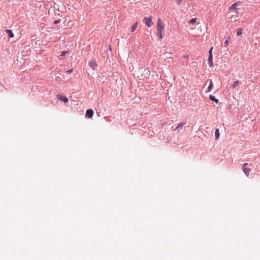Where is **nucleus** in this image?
Here are the masks:
<instances>
[{"instance_id":"nucleus-1","label":"nucleus","mask_w":260,"mask_h":260,"mask_svg":"<svg viewBox=\"0 0 260 260\" xmlns=\"http://www.w3.org/2000/svg\"><path fill=\"white\" fill-rule=\"evenodd\" d=\"M151 18L152 17H150L149 18L148 17H145L144 19H143V22L144 23H145V24L148 26V27H150L151 26L153 23V22L151 20Z\"/></svg>"},{"instance_id":"nucleus-2","label":"nucleus","mask_w":260,"mask_h":260,"mask_svg":"<svg viewBox=\"0 0 260 260\" xmlns=\"http://www.w3.org/2000/svg\"><path fill=\"white\" fill-rule=\"evenodd\" d=\"M248 165L247 163H244L242 166V170L245 173V174L248 177L250 172L251 171V169L246 168V166Z\"/></svg>"},{"instance_id":"nucleus-3","label":"nucleus","mask_w":260,"mask_h":260,"mask_svg":"<svg viewBox=\"0 0 260 260\" xmlns=\"http://www.w3.org/2000/svg\"><path fill=\"white\" fill-rule=\"evenodd\" d=\"M157 31H162L164 27L162 24L161 21L159 18L157 23Z\"/></svg>"},{"instance_id":"nucleus-4","label":"nucleus","mask_w":260,"mask_h":260,"mask_svg":"<svg viewBox=\"0 0 260 260\" xmlns=\"http://www.w3.org/2000/svg\"><path fill=\"white\" fill-rule=\"evenodd\" d=\"M93 111L92 109H87L86 112L85 116L87 118H91L93 115Z\"/></svg>"},{"instance_id":"nucleus-5","label":"nucleus","mask_w":260,"mask_h":260,"mask_svg":"<svg viewBox=\"0 0 260 260\" xmlns=\"http://www.w3.org/2000/svg\"><path fill=\"white\" fill-rule=\"evenodd\" d=\"M57 98L58 100H60V101H62V102H64L66 103L68 102V98L67 97L63 96H62V95H61L60 94H58L57 95Z\"/></svg>"},{"instance_id":"nucleus-6","label":"nucleus","mask_w":260,"mask_h":260,"mask_svg":"<svg viewBox=\"0 0 260 260\" xmlns=\"http://www.w3.org/2000/svg\"><path fill=\"white\" fill-rule=\"evenodd\" d=\"M212 59H213V56L209 55L208 59V64H209V66L210 67L213 66Z\"/></svg>"},{"instance_id":"nucleus-7","label":"nucleus","mask_w":260,"mask_h":260,"mask_svg":"<svg viewBox=\"0 0 260 260\" xmlns=\"http://www.w3.org/2000/svg\"><path fill=\"white\" fill-rule=\"evenodd\" d=\"M184 124H185V123H184V122L179 123L178 125V126L176 127V128L174 129V131L177 130V131H179L182 128V127Z\"/></svg>"},{"instance_id":"nucleus-8","label":"nucleus","mask_w":260,"mask_h":260,"mask_svg":"<svg viewBox=\"0 0 260 260\" xmlns=\"http://www.w3.org/2000/svg\"><path fill=\"white\" fill-rule=\"evenodd\" d=\"M240 2H236L233 4L230 8V10H235L236 9V7L239 5Z\"/></svg>"},{"instance_id":"nucleus-9","label":"nucleus","mask_w":260,"mask_h":260,"mask_svg":"<svg viewBox=\"0 0 260 260\" xmlns=\"http://www.w3.org/2000/svg\"><path fill=\"white\" fill-rule=\"evenodd\" d=\"M209 99L212 101H213L214 102H215L216 103H217L218 102V100L217 99L215 96L211 94L209 96Z\"/></svg>"},{"instance_id":"nucleus-10","label":"nucleus","mask_w":260,"mask_h":260,"mask_svg":"<svg viewBox=\"0 0 260 260\" xmlns=\"http://www.w3.org/2000/svg\"><path fill=\"white\" fill-rule=\"evenodd\" d=\"M6 31L10 38H13L14 37V34L12 30L7 29Z\"/></svg>"},{"instance_id":"nucleus-11","label":"nucleus","mask_w":260,"mask_h":260,"mask_svg":"<svg viewBox=\"0 0 260 260\" xmlns=\"http://www.w3.org/2000/svg\"><path fill=\"white\" fill-rule=\"evenodd\" d=\"M213 83L212 82V80H210V84H209L208 87L207 88V92H209L210 91H211V90L213 88Z\"/></svg>"},{"instance_id":"nucleus-12","label":"nucleus","mask_w":260,"mask_h":260,"mask_svg":"<svg viewBox=\"0 0 260 260\" xmlns=\"http://www.w3.org/2000/svg\"><path fill=\"white\" fill-rule=\"evenodd\" d=\"M240 83V82L238 80L235 81L232 85L233 88L237 87Z\"/></svg>"},{"instance_id":"nucleus-13","label":"nucleus","mask_w":260,"mask_h":260,"mask_svg":"<svg viewBox=\"0 0 260 260\" xmlns=\"http://www.w3.org/2000/svg\"><path fill=\"white\" fill-rule=\"evenodd\" d=\"M220 134H219V131L218 128H216L215 132V139H217L219 137Z\"/></svg>"},{"instance_id":"nucleus-14","label":"nucleus","mask_w":260,"mask_h":260,"mask_svg":"<svg viewBox=\"0 0 260 260\" xmlns=\"http://www.w3.org/2000/svg\"><path fill=\"white\" fill-rule=\"evenodd\" d=\"M138 23H135L131 28V31L133 32L137 28Z\"/></svg>"},{"instance_id":"nucleus-15","label":"nucleus","mask_w":260,"mask_h":260,"mask_svg":"<svg viewBox=\"0 0 260 260\" xmlns=\"http://www.w3.org/2000/svg\"><path fill=\"white\" fill-rule=\"evenodd\" d=\"M89 64H90V67L93 69L95 68V67L96 66V63L94 61H90Z\"/></svg>"},{"instance_id":"nucleus-16","label":"nucleus","mask_w":260,"mask_h":260,"mask_svg":"<svg viewBox=\"0 0 260 260\" xmlns=\"http://www.w3.org/2000/svg\"><path fill=\"white\" fill-rule=\"evenodd\" d=\"M196 21H197V19L196 18H193L189 20V23L190 24H193L195 23L196 22Z\"/></svg>"},{"instance_id":"nucleus-17","label":"nucleus","mask_w":260,"mask_h":260,"mask_svg":"<svg viewBox=\"0 0 260 260\" xmlns=\"http://www.w3.org/2000/svg\"><path fill=\"white\" fill-rule=\"evenodd\" d=\"M242 31H243L242 28L238 29V30H237V35L238 36L241 35L242 34Z\"/></svg>"},{"instance_id":"nucleus-18","label":"nucleus","mask_w":260,"mask_h":260,"mask_svg":"<svg viewBox=\"0 0 260 260\" xmlns=\"http://www.w3.org/2000/svg\"><path fill=\"white\" fill-rule=\"evenodd\" d=\"M157 35L159 36V39L161 40L162 38V31H157Z\"/></svg>"},{"instance_id":"nucleus-19","label":"nucleus","mask_w":260,"mask_h":260,"mask_svg":"<svg viewBox=\"0 0 260 260\" xmlns=\"http://www.w3.org/2000/svg\"><path fill=\"white\" fill-rule=\"evenodd\" d=\"M68 53V51H62V52H61V54H60V56L61 57H63V56H65V55H66V54L67 53Z\"/></svg>"},{"instance_id":"nucleus-20","label":"nucleus","mask_w":260,"mask_h":260,"mask_svg":"<svg viewBox=\"0 0 260 260\" xmlns=\"http://www.w3.org/2000/svg\"><path fill=\"white\" fill-rule=\"evenodd\" d=\"M228 43H229V40L227 39V40H226L224 41V43H223V46H224V47L228 45Z\"/></svg>"},{"instance_id":"nucleus-21","label":"nucleus","mask_w":260,"mask_h":260,"mask_svg":"<svg viewBox=\"0 0 260 260\" xmlns=\"http://www.w3.org/2000/svg\"><path fill=\"white\" fill-rule=\"evenodd\" d=\"M212 50H213V47H211L209 51V55H211V56L212 55Z\"/></svg>"},{"instance_id":"nucleus-22","label":"nucleus","mask_w":260,"mask_h":260,"mask_svg":"<svg viewBox=\"0 0 260 260\" xmlns=\"http://www.w3.org/2000/svg\"><path fill=\"white\" fill-rule=\"evenodd\" d=\"M182 0H176V2L177 3V4L178 5H180L182 2Z\"/></svg>"},{"instance_id":"nucleus-23","label":"nucleus","mask_w":260,"mask_h":260,"mask_svg":"<svg viewBox=\"0 0 260 260\" xmlns=\"http://www.w3.org/2000/svg\"><path fill=\"white\" fill-rule=\"evenodd\" d=\"M60 22V20H56L54 21V24H58Z\"/></svg>"},{"instance_id":"nucleus-24","label":"nucleus","mask_w":260,"mask_h":260,"mask_svg":"<svg viewBox=\"0 0 260 260\" xmlns=\"http://www.w3.org/2000/svg\"><path fill=\"white\" fill-rule=\"evenodd\" d=\"M73 71V69H71L68 71H67L66 72L68 73V74H70Z\"/></svg>"},{"instance_id":"nucleus-25","label":"nucleus","mask_w":260,"mask_h":260,"mask_svg":"<svg viewBox=\"0 0 260 260\" xmlns=\"http://www.w3.org/2000/svg\"><path fill=\"white\" fill-rule=\"evenodd\" d=\"M185 57L188 58V56L187 55L185 56Z\"/></svg>"}]
</instances>
